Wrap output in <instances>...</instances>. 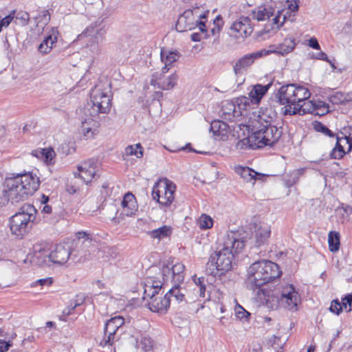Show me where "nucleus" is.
<instances>
[{
	"label": "nucleus",
	"mask_w": 352,
	"mask_h": 352,
	"mask_svg": "<svg viewBox=\"0 0 352 352\" xmlns=\"http://www.w3.org/2000/svg\"><path fill=\"white\" fill-rule=\"evenodd\" d=\"M40 183L39 178L32 173H12L5 180L6 188L0 204L10 201L14 205L26 200L38 189Z\"/></svg>",
	"instance_id": "f257e3e1"
},
{
	"label": "nucleus",
	"mask_w": 352,
	"mask_h": 352,
	"mask_svg": "<svg viewBox=\"0 0 352 352\" xmlns=\"http://www.w3.org/2000/svg\"><path fill=\"white\" fill-rule=\"evenodd\" d=\"M245 247L243 239H239L238 233L230 232L222 239L219 243L220 249L210 256L208 265L215 266L216 272L214 276H221L231 271L234 265L235 255L239 254Z\"/></svg>",
	"instance_id": "f03ea898"
},
{
	"label": "nucleus",
	"mask_w": 352,
	"mask_h": 352,
	"mask_svg": "<svg viewBox=\"0 0 352 352\" xmlns=\"http://www.w3.org/2000/svg\"><path fill=\"white\" fill-rule=\"evenodd\" d=\"M282 272L279 266L270 261L262 260L252 263L248 270L246 287L256 292L267 283L279 278Z\"/></svg>",
	"instance_id": "7ed1b4c3"
},
{
	"label": "nucleus",
	"mask_w": 352,
	"mask_h": 352,
	"mask_svg": "<svg viewBox=\"0 0 352 352\" xmlns=\"http://www.w3.org/2000/svg\"><path fill=\"white\" fill-rule=\"evenodd\" d=\"M36 209L31 204H23L19 211L10 218V229L12 234L22 239L32 229L36 220Z\"/></svg>",
	"instance_id": "20e7f679"
},
{
	"label": "nucleus",
	"mask_w": 352,
	"mask_h": 352,
	"mask_svg": "<svg viewBox=\"0 0 352 352\" xmlns=\"http://www.w3.org/2000/svg\"><path fill=\"white\" fill-rule=\"evenodd\" d=\"M209 12H203L199 7H195L192 9L186 10L179 15L175 29L177 32H184L188 30L195 29L199 26V29L202 33L206 32L205 22L201 19L207 18Z\"/></svg>",
	"instance_id": "39448f33"
},
{
	"label": "nucleus",
	"mask_w": 352,
	"mask_h": 352,
	"mask_svg": "<svg viewBox=\"0 0 352 352\" xmlns=\"http://www.w3.org/2000/svg\"><path fill=\"white\" fill-rule=\"evenodd\" d=\"M90 102L85 108V114L96 117L100 113H108L111 108V95L99 86H96L90 92Z\"/></svg>",
	"instance_id": "423d86ee"
},
{
	"label": "nucleus",
	"mask_w": 352,
	"mask_h": 352,
	"mask_svg": "<svg viewBox=\"0 0 352 352\" xmlns=\"http://www.w3.org/2000/svg\"><path fill=\"white\" fill-rule=\"evenodd\" d=\"M250 129L254 135L258 138L256 140L259 148L274 145L282 135V131L272 123L256 122Z\"/></svg>",
	"instance_id": "0eeeda50"
},
{
	"label": "nucleus",
	"mask_w": 352,
	"mask_h": 352,
	"mask_svg": "<svg viewBox=\"0 0 352 352\" xmlns=\"http://www.w3.org/2000/svg\"><path fill=\"white\" fill-rule=\"evenodd\" d=\"M236 103V104L229 100L223 101L219 112V116L222 119L230 122H233L241 116L243 115L242 110L246 109L248 98L247 97L237 98Z\"/></svg>",
	"instance_id": "6e6552de"
},
{
	"label": "nucleus",
	"mask_w": 352,
	"mask_h": 352,
	"mask_svg": "<svg viewBox=\"0 0 352 352\" xmlns=\"http://www.w3.org/2000/svg\"><path fill=\"white\" fill-rule=\"evenodd\" d=\"M176 186L168 179H166L163 184L156 183L153 188L152 197L160 205L170 206L174 201V193Z\"/></svg>",
	"instance_id": "1a4fd4ad"
},
{
	"label": "nucleus",
	"mask_w": 352,
	"mask_h": 352,
	"mask_svg": "<svg viewBox=\"0 0 352 352\" xmlns=\"http://www.w3.org/2000/svg\"><path fill=\"white\" fill-rule=\"evenodd\" d=\"M124 323V319L122 316H116L109 319L105 324L104 328V337L100 342L102 347L112 346L117 339L116 335L120 328Z\"/></svg>",
	"instance_id": "9d476101"
},
{
	"label": "nucleus",
	"mask_w": 352,
	"mask_h": 352,
	"mask_svg": "<svg viewBox=\"0 0 352 352\" xmlns=\"http://www.w3.org/2000/svg\"><path fill=\"white\" fill-rule=\"evenodd\" d=\"M295 89H294V83L287 84L281 86L277 91L273 94L274 102L279 105H283L281 107V113L284 116L285 109L293 108L294 107V95Z\"/></svg>",
	"instance_id": "9b49d317"
},
{
	"label": "nucleus",
	"mask_w": 352,
	"mask_h": 352,
	"mask_svg": "<svg viewBox=\"0 0 352 352\" xmlns=\"http://www.w3.org/2000/svg\"><path fill=\"white\" fill-rule=\"evenodd\" d=\"M279 299L280 305L285 309L295 311L297 310V307L301 301L298 292L292 284L282 287L281 291L279 292Z\"/></svg>",
	"instance_id": "f8f14e48"
},
{
	"label": "nucleus",
	"mask_w": 352,
	"mask_h": 352,
	"mask_svg": "<svg viewBox=\"0 0 352 352\" xmlns=\"http://www.w3.org/2000/svg\"><path fill=\"white\" fill-rule=\"evenodd\" d=\"M253 31L251 20L248 16H241L234 21L228 30V35L237 39H244Z\"/></svg>",
	"instance_id": "ddd939ff"
},
{
	"label": "nucleus",
	"mask_w": 352,
	"mask_h": 352,
	"mask_svg": "<svg viewBox=\"0 0 352 352\" xmlns=\"http://www.w3.org/2000/svg\"><path fill=\"white\" fill-rule=\"evenodd\" d=\"M158 294L159 293L144 294L143 300L147 299V302L145 305L148 306L151 311L165 314L170 307V300L167 298L166 295L164 298H162L158 296Z\"/></svg>",
	"instance_id": "4468645a"
},
{
	"label": "nucleus",
	"mask_w": 352,
	"mask_h": 352,
	"mask_svg": "<svg viewBox=\"0 0 352 352\" xmlns=\"http://www.w3.org/2000/svg\"><path fill=\"white\" fill-rule=\"evenodd\" d=\"M185 266L181 263H177L169 267L164 265L161 269L162 279L164 282L169 280L173 283L180 284L184 280Z\"/></svg>",
	"instance_id": "2eb2a0df"
},
{
	"label": "nucleus",
	"mask_w": 352,
	"mask_h": 352,
	"mask_svg": "<svg viewBox=\"0 0 352 352\" xmlns=\"http://www.w3.org/2000/svg\"><path fill=\"white\" fill-rule=\"evenodd\" d=\"M270 234V227L267 225H262L255 230L254 233L248 239H246L244 236L239 237V239H243L245 246L259 248L267 243Z\"/></svg>",
	"instance_id": "dca6fc26"
},
{
	"label": "nucleus",
	"mask_w": 352,
	"mask_h": 352,
	"mask_svg": "<svg viewBox=\"0 0 352 352\" xmlns=\"http://www.w3.org/2000/svg\"><path fill=\"white\" fill-rule=\"evenodd\" d=\"M78 254H74L69 244L60 243L55 246L54 249L47 255L50 260L56 264L63 265L65 263L69 258L73 256L77 257Z\"/></svg>",
	"instance_id": "f3484780"
},
{
	"label": "nucleus",
	"mask_w": 352,
	"mask_h": 352,
	"mask_svg": "<svg viewBox=\"0 0 352 352\" xmlns=\"http://www.w3.org/2000/svg\"><path fill=\"white\" fill-rule=\"evenodd\" d=\"M256 298L263 305L270 309H276L280 305L279 291L261 288L255 292Z\"/></svg>",
	"instance_id": "a211bd4d"
},
{
	"label": "nucleus",
	"mask_w": 352,
	"mask_h": 352,
	"mask_svg": "<svg viewBox=\"0 0 352 352\" xmlns=\"http://www.w3.org/2000/svg\"><path fill=\"white\" fill-rule=\"evenodd\" d=\"M96 163L94 159L82 162L78 166V173H74L75 177L81 178L86 184L91 182L96 175Z\"/></svg>",
	"instance_id": "6ab92c4d"
},
{
	"label": "nucleus",
	"mask_w": 352,
	"mask_h": 352,
	"mask_svg": "<svg viewBox=\"0 0 352 352\" xmlns=\"http://www.w3.org/2000/svg\"><path fill=\"white\" fill-rule=\"evenodd\" d=\"M106 32L104 19L98 18L96 21L91 23L78 37V39H80L87 36L95 35L96 38H101L102 39Z\"/></svg>",
	"instance_id": "aec40b11"
},
{
	"label": "nucleus",
	"mask_w": 352,
	"mask_h": 352,
	"mask_svg": "<svg viewBox=\"0 0 352 352\" xmlns=\"http://www.w3.org/2000/svg\"><path fill=\"white\" fill-rule=\"evenodd\" d=\"M210 132L221 140H226L230 132L228 124L221 120H213L210 124Z\"/></svg>",
	"instance_id": "412c9836"
},
{
	"label": "nucleus",
	"mask_w": 352,
	"mask_h": 352,
	"mask_svg": "<svg viewBox=\"0 0 352 352\" xmlns=\"http://www.w3.org/2000/svg\"><path fill=\"white\" fill-rule=\"evenodd\" d=\"M261 54L255 52L251 54H248L239 58L234 65V72L236 74L241 72L243 69H246L250 67L256 59L261 58Z\"/></svg>",
	"instance_id": "4be33fe9"
},
{
	"label": "nucleus",
	"mask_w": 352,
	"mask_h": 352,
	"mask_svg": "<svg viewBox=\"0 0 352 352\" xmlns=\"http://www.w3.org/2000/svg\"><path fill=\"white\" fill-rule=\"evenodd\" d=\"M284 10H278L277 14L272 19V24H266L263 30V34L270 32H276L287 20L286 14H283Z\"/></svg>",
	"instance_id": "5701e85b"
},
{
	"label": "nucleus",
	"mask_w": 352,
	"mask_h": 352,
	"mask_svg": "<svg viewBox=\"0 0 352 352\" xmlns=\"http://www.w3.org/2000/svg\"><path fill=\"white\" fill-rule=\"evenodd\" d=\"M272 85V83L270 82L265 85H262L261 84L254 85L249 93V98H248V103H247V105H249L250 100L252 103L258 104L264 95L267 92Z\"/></svg>",
	"instance_id": "b1692460"
},
{
	"label": "nucleus",
	"mask_w": 352,
	"mask_h": 352,
	"mask_svg": "<svg viewBox=\"0 0 352 352\" xmlns=\"http://www.w3.org/2000/svg\"><path fill=\"white\" fill-rule=\"evenodd\" d=\"M94 118L89 116L88 118L81 121V133L86 139L93 138L97 131L98 122Z\"/></svg>",
	"instance_id": "393cba45"
},
{
	"label": "nucleus",
	"mask_w": 352,
	"mask_h": 352,
	"mask_svg": "<svg viewBox=\"0 0 352 352\" xmlns=\"http://www.w3.org/2000/svg\"><path fill=\"white\" fill-rule=\"evenodd\" d=\"M121 206L123 208L124 214L126 216H132L138 210L136 199L131 192H127L124 195Z\"/></svg>",
	"instance_id": "a878e982"
},
{
	"label": "nucleus",
	"mask_w": 352,
	"mask_h": 352,
	"mask_svg": "<svg viewBox=\"0 0 352 352\" xmlns=\"http://www.w3.org/2000/svg\"><path fill=\"white\" fill-rule=\"evenodd\" d=\"M314 102L312 100H307L304 102L298 107L285 109L284 112V116H293L299 114H305V113H312V112L316 111V109H314Z\"/></svg>",
	"instance_id": "bb28decb"
},
{
	"label": "nucleus",
	"mask_w": 352,
	"mask_h": 352,
	"mask_svg": "<svg viewBox=\"0 0 352 352\" xmlns=\"http://www.w3.org/2000/svg\"><path fill=\"white\" fill-rule=\"evenodd\" d=\"M336 144L332 152L331 153V157L333 159H340L342 158L346 153L344 150L343 146L341 145V141L344 140L349 145L348 151H350L352 149V138L346 137L344 135V137L340 138L336 137Z\"/></svg>",
	"instance_id": "cd10ccee"
},
{
	"label": "nucleus",
	"mask_w": 352,
	"mask_h": 352,
	"mask_svg": "<svg viewBox=\"0 0 352 352\" xmlns=\"http://www.w3.org/2000/svg\"><path fill=\"white\" fill-rule=\"evenodd\" d=\"M160 56L162 62L164 63L163 71L164 72H167L170 69V66L179 58L180 55L176 50L168 51L162 49L161 50Z\"/></svg>",
	"instance_id": "c85d7f7f"
},
{
	"label": "nucleus",
	"mask_w": 352,
	"mask_h": 352,
	"mask_svg": "<svg viewBox=\"0 0 352 352\" xmlns=\"http://www.w3.org/2000/svg\"><path fill=\"white\" fill-rule=\"evenodd\" d=\"M294 89H296L294 99V107H296L305 102L310 97L311 93L307 88L302 85H297L296 84H294Z\"/></svg>",
	"instance_id": "c756f323"
},
{
	"label": "nucleus",
	"mask_w": 352,
	"mask_h": 352,
	"mask_svg": "<svg viewBox=\"0 0 352 352\" xmlns=\"http://www.w3.org/2000/svg\"><path fill=\"white\" fill-rule=\"evenodd\" d=\"M245 126L248 128V136L239 140L236 145V148L241 150L246 149L248 148L252 149L258 148L256 146L257 142L256 139L257 138L254 135L251 129H250L249 126Z\"/></svg>",
	"instance_id": "7c9ffc66"
},
{
	"label": "nucleus",
	"mask_w": 352,
	"mask_h": 352,
	"mask_svg": "<svg viewBox=\"0 0 352 352\" xmlns=\"http://www.w3.org/2000/svg\"><path fill=\"white\" fill-rule=\"evenodd\" d=\"M166 283L154 277H148L146 280L144 294L159 293Z\"/></svg>",
	"instance_id": "2f4dec72"
},
{
	"label": "nucleus",
	"mask_w": 352,
	"mask_h": 352,
	"mask_svg": "<svg viewBox=\"0 0 352 352\" xmlns=\"http://www.w3.org/2000/svg\"><path fill=\"white\" fill-rule=\"evenodd\" d=\"M179 284L174 283V285L165 294L170 301L174 299L176 302L179 303L184 300L185 295L182 292Z\"/></svg>",
	"instance_id": "473e14b6"
},
{
	"label": "nucleus",
	"mask_w": 352,
	"mask_h": 352,
	"mask_svg": "<svg viewBox=\"0 0 352 352\" xmlns=\"http://www.w3.org/2000/svg\"><path fill=\"white\" fill-rule=\"evenodd\" d=\"M57 37L55 34H50L40 43L38 50L43 54L49 53L53 47V45L56 42Z\"/></svg>",
	"instance_id": "72a5a7b5"
},
{
	"label": "nucleus",
	"mask_w": 352,
	"mask_h": 352,
	"mask_svg": "<svg viewBox=\"0 0 352 352\" xmlns=\"http://www.w3.org/2000/svg\"><path fill=\"white\" fill-rule=\"evenodd\" d=\"M305 172V168H300L294 170L292 172H291L289 174L286 175L284 181L285 184L287 188H290L294 184H296L300 177L303 175Z\"/></svg>",
	"instance_id": "f704fd0d"
},
{
	"label": "nucleus",
	"mask_w": 352,
	"mask_h": 352,
	"mask_svg": "<svg viewBox=\"0 0 352 352\" xmlns=\"http://www.w3.org/2000/svg\"><path fill=\"white\" fill-rule=\"evenodd\" d=\"M296 47L295 39L294 38H285L283 42L278 45V54L283 56L292 52Z\"/></svg>",
	"instance_id": "c9c22d12"
},
{
	"label": "nucleus",
	"mask_w": 352,
	"mask_h": 352,
	"mask_svg": "<svg viewBox=\"0 0 352 352\" xmlns=\"http://www.w3.org/2000/svg\"><path fill=\"white\" fill-rule=\"evenodd\" d=\"M329 249L332 252H336L340 249V234L336 231H330L328 234Z\"/></svg>",
	"instance_id": "e433bc0d"
},
{
	"label": "nucleus",
	"mask_w": 352,
	"mask_h": 352,
	"mask_svg": "<svg viewBox=\"0 0 352 352\" xmlns=\"http://www.w3.org/2000/svg\"><path fill=\"white\" fill-rule=\"evenodd\" d=\"M276 111L272 107L265 108V110L262 111L261 114L258 116V119L256 122L272 123L276 118Z\"/></svg>",
	"instance_id": "4c0bfd02"
},
{
	"label": "nucleus",
	"mask_w": 352,
	"mask_h": 352,
	"mask_svg": "<svg viewBox=\"0 0 352 352\" xmlns=\"http://www.w3.org/2000/svg\"><path fill=\"white\" fill-rule=\"evenodd\" d=\"M235 171L247 182L253 181V179L256 177V175H254V170L247 166H239L235 168Z\"/></svg>",
	"instance_id": "58836bf2"
},
{
	"label": "nucleus",
	"mask_w": 352,
	"mask_h": 352,
	"mask_svg": "<svg viewBox=\"0 0 352 352\" xmlns=\"http://www.w3.org/2000/svg\"><path fill=\"white\" fill-rule=\"evenodd\" d=\"M171 233L170 227L164 226L157 229L153 230L148 232L151 237L153 239H162L168 236Z\"/></svg>",
	"instance_id": "ea45409f"
},
{
	"label": "nucleus",
	"mask_w": 352,
	"mask_h": 352,
	"mask_svg": "<svg viewBox=\"0 0 352 352\" xmlns=\"http://www.w3.org/2000/svg\"><path fill=\"white\" fill-rule=\"evenodd\" d=\"M137 345L145 352H150L153 350V341L148 336H142L137 340Z\"/></svg>",
	"instance_id": "a19ab883"
},
{
	"label": "nucleus",
	"mask_w": 352,
	"mask_h": 352,
	"mask_svg": "<svg viewBox=\"0 0 352 352\" xmlns=\"http://www.w3.org/2000/svg\"><path fill=\"white\" fill-rule=\"evenodd\" d=\"M177 80L178 76L173 73L168 78H164L163 82H159V88L164 90L172 89L176 85Z\"/></svg>",
	"instance_id": "79ce46f5"
},
{
	"label": "nucleus",
	"mask_w": 352,
	"mask_h": 352,
	"mask_svg": "<svg viewBox=\"0 0 352 352\" xmlns=\"http://www.w3.org/2000/svg\"><path fill=\"white\" fill-rule=\"evenodd\" d=\"M254 18L257 21H265L270 19L274 15L271 8H259L256 11L253 12Z\"/></svg>",
	"instance_id": "37998d69"
},
{
	"label": "nucleus",
	"mask_w": 352,
	"mask_h": 352,
	"mask_svg": "<svg viewBox=\"0 0 352 352\" xmlns=\"http://www.w3.org/2000/svg\"><path fill=\"white\" fill-rule=\"evenodd\" d=\"M77 241L76 242V245H80L84 247H89L92 243V238L89 233L86 232H78L76 233Z\"/></svg>",
	"instance_id": "c03bdc74"
},
{
	"label": "nucleus",
	"mask_w": 352,
	"mask_h": 352,
	"mask_svg": "<svg viewBox=\"0 0 352 352\" xmlns=\"http://www.w3.org/2000/svg\"><path fill=\"white\" fill-rule=\"evenodd\" d=\"M329 106L328 104L322 100H316L314 102V109L316 111L312 112V114L317 116H324L329 111Z\"/></svg>",
	"instance_id": "a18cd8bd"
},
{
	"label": "nucleus",
	"mask_w": 352,
	"mask_h": 352,
	"mask_svg": "<svg viewBox=\"0 0 352 352\" xmlns=\"http://www.w3.org/2000/svg\"><path fill=\"white\" fill-rule=\"evenodd\" d=\"M126 155H135L137 157L140 158L143 156V148L140 143L133 145L128 146L125 149Z\"/></svg>",
	"instance_id": "49530a36"
},
{
	"label": "nucleus",
	"mask_w": 352,
	"mask_h": 352,
	"mask_svg": "<svg viewBox=\"0 0 352 352\" xmlns=\"http://www.w3.org/2000/svg\"><path fill=\"white\" fill-rule=\"evenodd\" d=\"M14 19V23H19L22 26H25L28 24L30 14L27 12L20 10L15 12Z\"/></svg>",
	"instance_id": "de8ad7c7"
},
{
	"label": "nucleus",
	"mask_w": 352,
	"mask_h": 352,
	"mask_svg": "<svg viewBox=\"0 0 352 352\" xmlns=\"http://www.w3.org/2000/svg\"><path fill=\"white\" fill-rule=\"evenodd\" d=\"M50 21V14L47 10L41 12L38 16L35 18V21L38 25L39 23L47 25Z\"/></svg>",
	"instance_id": "09e8293b"
},
{
	"label": "nucleus",
	"mask_w": 352,
	"mask_h": 352,
	"mask_svg": "<svg viewBox=\"0 0 352 352\" xmlns=\"http://www.w3.org/2000/svg\"><path fill=\"white\" fill-rule=\"evenodd\" d=\"M314 129L316 131L320 132L329 137H334V133L324 124L320 122H316L314 124Z\"/></svg>",
	"instance_id": "8fccbe9b"
},
{
	"label": "nucleus",
	"mask_w": 352,
	"mask_h": 352,
	"mask_svg": "<svg viewBox=\"0 0 352 352\" xmlns=\"http://www.w3.org/2000/svg\"><path fill=\"white\" fill-rule=\"evenodd\" d=\"M213 225L212 218L206 214H202L199 219V227L201 229L210 228Z\"/></svg>",
	"instance_id": "3c124183"
},
{
	"label": "nucleus",
	"mask_w": 352,
	"mask_h": 352,
	"mask_svg": "<svg viewBox=\"0 0 352 352\" xmlns=\"http://www.w3.org/2000/svg\"><path fill=\"white\" fill-rule=\"evenodd\" d=\"M329 101L333 104H344L346 99L344 98V93L337 91L329 97Z\"/></svg>",
	"instance_id": "603ef678"
},
{
	"label": "nucleus",
	"mask_w": 352,
	"mask_h": 352,
	"mask_svg": "<svg viewBox=\"0 0 352 352\" xmlns=\"http://www.w3.org/2000/svg\"><path fill=\"white\" fill-rule=\"evenodd\" d=\"M166 72H164L163 69L162 72H155L151 80V85L155 87L157 86L159 88V82H163V79L164 78V74Z\"/></svg>",
	"instance_id": "864d4df0"
},
{
	"label": "nucleus",
	"mask_w": 352,
	"mask_h": 352,
	"mask_svg": "<svg viewBox=\"0 0 352 352\" xmlns=\"http://www.w3.org/2000/svg\"><path fill=\"white\" fill-rule=\"evenodd\" d=\"M41 153L45 158V161L47 163H51L56 155L55 151L52 148H43Z\"/></svg>",
	"instance_id": "5fc2aeb1"
},
{
	"label": "nucleus",
	"mask_w": 352,
	"mask_h": 352,
	"mask_svg": "<svg viewBox=\"0 0 352 352\" xmlns=\"http://www.w3.org/2000/svg\"><path fill=\"white\" fill-rule=\"evenodd\" d=\"M235 315L237 318L243 320L248 318L250 314L243 307H242L241 305H239L235 308Z\"/></svg>",
	"instance_id": "6e6d98bb"
},
{
	"label": "nucleus",
	"mask_w": 352,
	"mask_h": 352,
	"mask_svg": "<svg viewBox=\"0 0 352 352\" xmlns=\"http://www.w3.org/2000/svg\"><path fill=\"white\" fill-rule=\"evenodd\" d=\"M257 52L258 53H261V57L269 55V54H272V53L278 54V45H271L269 46V49L268 50L262 49V50H261L259 51H257Z\"/></svg>",
	"instance_id": "4d7b16f0"
},
{
	"label": "nucleus",
	"mask_w": 352,
	"mask_h": 352,
	"mask_svg": "<svg viewBox=\"0 0 352 352\" xmlns=\"http://www.w3.org/2000/svg\"><path fill=\"white\" fill-rule=\"evenodd\" d=\"M329 310L331 312L335 313L337 315H339L342 310V304L340 302V301L338 299H336L332 301L331 305L329 307Z\"/></svg>",
	"instance_id": "13d9d810"
},
{
	"label": "nucleus",
	"mask_w": 352,
	"mask_h": 352,
	"mask_svg": "<svg viewBox=\"0 0 352 352\" xmlns=\"http://www.w3.org/2000/svg\"><path fill=\"white\" fill-rule=\"evenodd\" d=\"M15 12L16 10H13L8 15L0 20V23L3 27H8L11 23V22L14 19Z\"/></svg>",
	"instance_id": "bf43d9fd"
},
{
	"label": "nucleus",
	"mask_w": 352,
	"mask_h": 352,
	"mask_svg": "<svg viewBox=\"0 0 352 352\" xmlns=\"http://www.w3.org/2000/svg\"><path fill=\"white\" fill-rule=\"evenodd\" d=\"M221 20V17L219 15L217 16L215 19L214 20V27L213 28L211 29V33L212 35H215V34H219L221 30V28H222V24H220V21Z\"/></svg>",
	"instance_id": "052dcab7"
},
{
	"label": "nucleus",
	"mask_w": 352,
	"mask_h": 352,
	"mask_svg": "<svg viewBox=\"0 0 352 352\" xmlns=\"http://www.w3.org/2000/svg\"><path fill=\"white\" fill-rule=\"evenodd\" d=\"M209 35L207 33V31L204 33L200 31V32H194L191 34L190 38L191 40L194 42L200 41L201 39L208 38Z\"/></svg>",
	"instance_id": "680f3d73"
},
{
	"label": "nucleus",
	"mask_w": 352,
	"mask_h": 352,
	"mask_svg": "<svg viewBox=\"0 0 352 352\" xmlns=\"http://www.w3.org/2000/svg\"><path fill=\"white\" fill-rule=\"evenodd\" d=\"M86 296L85 294H77L73 300L74 301V307H78L82 305L85 300Z\"/></svg>",
	"instance_id": "e2e57ef3"
},
{
	"label": "nucleus",
	"mask_w": 352,
	"mask_h": 352,
	"mask_svg": "<svg viewBox=\"0 0 352 352\" xmlns=\"http://www.w3.org/2000/svg\"><path fill=\"white\" fill-rule=\"evenodd\" d=\"M342 300V306L346 308L349 305V309L348 311H351L352 310V294L345 296Z\"/></svg>",
	"instance_id": "0e129e2a"
},
{
	"label": "nucleus",
	"mask_w": 352,
	"mask_h": 352,
	"mask_svg": "<svg viewBox=\"0 0 352 352\" xmlns=\"http://www.w3.org/2000/svg\"><path fill=\"white\" fill-rule=\"evenodd\" d=\"M12 345V344L10 341L6 342L4 340H0V352H6L8 351Z\"/></svg>",
	"instance_id": "69168bd1"
},
{
	"label": "nucleus",
	"mask_w": 352,
	"mask_h": 352,
	"mask_svg": "<svg viewBox=\"0 0 352 352\" xmlns=\"http://www.w3.org/2000/svg\"><path fill=\"white\" fill-rule=\"evenodd\" d=\"M52 278H41L38 280H36L34 283V285L38 284L41 286L43 285H50L52 283Z\"/></svg>",
	"instance_id": "338daca9"
},
{
	"label": "nucleus",
	"mask_w": 352,
	"mask_h": 352,
	"mask_svg": "<svg viewBox=\"0 0 352 352\" xmlns=\"http://www.w3.org/2000/svg\"><path fill=\"white\" fill-rule=\"evenodd\" d=\"M308 45L310 47L315 50H320V47L318 40L315 37H312L309 40Z\"/></svg>",
	"instance_id": "774afa93"
}]
</instances>
